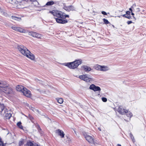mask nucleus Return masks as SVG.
I'll return each mask as SVG.
<instances>
[{"label": "nucleus", "instance_id": "obj_1", "mask_svg": "<svg viewBox=\"0 0 146 146\" xmlns=\"http://www.w3.org/2000/svg\"><path fill=\"white\" fill-rule=\"evenodd\" d=\"M19 51L24 56L32 60H34L35 57L25 46L23 45H19L17 47Z\"/></svg>", "mask_w": 146, "mask_h": 146}, {"label": "nucleus", "instance_id": "obj_2", "mask_svg": "<svg viewBox=\"0 0 146 146\" xmlns=\"http://www.w3.org/2000/svg\"><path fill=\"white\" fill-rule=\"evenodd\" d=\"M82 62V60H76L73 62L64 63L63 64L68 66L70 69H74L77 68Z\"/></svg>", "mask_w": 146, "mask_h": 146}, {"label": "nucleus", "instance_id": "obj_3", "mask_svg": "<svg viewBox=\"0 0 146 146\" xmlns=\"http://www.w3.org/2000/svg\"><path fill=\"white\" fill-rule=\"evenodd\" d=\"M2 92L7 95H12L14 94L13 89L7 84V86L5 87Z\"/></svg>", "mask_w": 146, "mask_h": 146}, {"label": "nucleus", "instance_id": "obj_4", "mask_svg": "<svg viewBox=\"0 0 146 146\" xmlns=\"http://www.w3.org/2000/svg\"><path fill=\"white\" fill-rule=\"evenodd\" d=\"M52 13L53 15L56 17L58 18H64V16L62 14L61 12L58 11H51L50 12Z\"/></svg>", "mask_w": 146, "mask_h": 146}, {"label": "nucleus", "instance_id": "obj_5", "mask_svg": "<svg viewBox=\"0 0 146 146\" xmlns=\"http://www.w3.org/2000/svg\"><path fill=\"white\" fill-rule=\"evenodd\" d=\"M79 78L80 79L87 82H90L92 80V79L89 77L88 75H80L79 76Z\"/></svg>", "mask_w": 146, "mask_h": 146}, {"label": "nucleus", "instance_id": "obj_6", "mask_svg": "<svg viewBox=\"0 0 146 146\" xmlns=\"http://www.w3.org/2000/svg\"><path fill=\"white\" fill-rule=\"evenodd\" d=\"M28 34L33 37L38 38H41L42 36V35L35 32H29Z\"/></svg>", "mask_w": 146, "mask_h": 146}, {"label": "nucleus", "instance_id": "obj_7", "mask_svg": "<svg viewBox=\"0 0 146 146\" xmlns=\"http://www.w3.org/2000/svg\"><path fill=\"white\" fill-rule=\"evenodd\" d=\"M89 88L95 92L97 91L100 92L101 90V89L99 87L96 86L94 84H92L90 85Z\"/></svg>", "mask_w": 146, "mask_h": 146}, {"label": "nucleus", "instance_id": "obj_8", "mask_svg": "<svg viewBox=\"0 0 146 146\" xmlns=\"http://www.w3.org/2000/svg\"><path fill=\"white\" fill-rule=\"evenodd\" d=\"M84 136L86 140L89 142L91 143L95 144L94 138L92 137L87 135H84Z\"/></svg>", "mask_w": 146, "mask_h": 146}, {"label": "nucleus", "instance_id": "obj_9", "mask_svg": "<svg viewBox=\"0 0 146 146\" xmlns=\"http://www.w3.org/2000/svg\"><path fill=\"white\" fill-rule=\"evenodd\" d=\"M11 28L15 31L20 33H25V30L21 27L13 26L11 27Z\"/></svg>", "mask_w": 146, "mask_h": 146}, {"label": "nucleus", "instance_id": "obj_10", "mask_svg": "<svg viewBox=\"0 0 146 146\" xmlns=\"http://www.w3.org/2000/svg\"><path fill=\"white\" fill-rule=\"evenodd\" d=\"M56 22L57 23L61 24H65L67 22V21L66 20L64 19V18H58L54 17Z\"/></svg>", "mask_w": 146, "mask_h": 146}, {"label": "nucleus", "instance_id": "obj_11", "mask_svg": "<svg viewBox=\"0 0 146 146\" xmlns=\"http://www.w3.org/2000/svg\"><path fill=\"white\" fill-rule=\"evenodd\" d=\"M118 111L120 114H124L127 112V110L123 109L121 106H119Z\"/></svg>", "mask_w": 146, "mask_h": 146}, {"label": "nucleus", "instance_id": "obj_12", "mask_svg": "<svg viewBox=\"0 0 146 146\" xmlns=\"http://www.w3.org/2000/svg\"><path fill=\"white\" fill-rule=\"evenodd\" d=\"M22 93L24 95L28 97H30L31 96V92L25 88Z\"/></svg>", "mask_w": 146, "mask_h": 146}, {"label": "nucleus", "instance_id": "obj_13", "mask_svg": "<svg viewBox=\"0 0 146 146\" xmlns=\"http://www.w3.org/2000/svg\"><path fill=\"white\" fill-rule=\"evenodd\" d=\"M7 84L5 82L0 81V91H2L4 88L7 86Z\"/></svg>", "mask_w": 146, "mask_h": 146}, {"label": "nucleus", "instance_id": "obj_14", "mask_svg": "<svg viewBox=\"0 0 146 146\" xmlns=\"http://www.w3.org/2000/svg\"><path fill=\"white\" fill-rule=\"evenodd\" d=\"M5 116L6 117L7 119H9L11 116V111L7 110H5Z\"/></svg>", "mask_w": 146, "mask_h": 146}, {"label": "nucleus", "instance_id": "obj_15", "mask_svg": "<svg viewBox=\"0 0 146 146\" xmlns=\"http://www.w3.org/2000/svg\"><path fill=\"white\" fill-rule=\"evenodd\" d=\"M25 88L21 85H18L16 87V89L18 91L23 92Z\"/></svg>", "mask_w": 146, "mask_h": 146}, {"label": "nucleus", "instance_id": "obj_16", "mask_svg": "<svg viewBox=\"0 0 146 146\" xmlns=\"http://www.w3.org/2000/svg\"><path fill=\"white\" fill-rule=\"evenodd\" d=\"M64 9L67 11L75 10V7L73 6L70 5L68 6H65Z\"/></svg>", "mask_w": 146, "mask_h": 146}, {"label": "nucleus", "instance_id": "obj_17", "mask_svg": "<svg viewBox=\"0 0 146 146\" xmlns=\"http://www.w3.org/2000/svg\"><path fill=\"white\" fill-rule=\"evenodd\" d=\"M56 132L61 136V138L64 137L65 134L63 131L58 129L56 131Z\"/></svg>", "mask_w": 146, "mask_h": 146}, {"label": "nucleus", "instance_id": "obj_18", "mask_svg": "<svg viewBox=\"0 0 146 146\" xmlns=\"http://www.w3.org/2000/svg\"><path fill=\"white\" fill-rule=\"evenodd\" d=\"M84 70L86 72H88L91 70V68L89 66H85L83 67Z\"/></svg>", "mask_w": 146, "mask_h": 146}, {"label": "nucleus", "instance_id": "obj_19", "mask_svg": "<svg viewBox=\"0 0 146 146\" xmlns=\"http://www.w3.org/2000/svg\"><path fill=\"white\" fill-rule=\"evenodd\" d=\"M102 70L103 71H106L108 70L109 69V68L107 66H102Z\"/></svg>", "mask_w": 146, "mask_h": 146}, {"label": "nucleus", "instance_id": "obj_20", "mask_svg": "<svg viewBox=\"0 0 146 146\" xmlns=\"http://www.w3.org/2000/svg\"><path fill=\"white\" fill-rule=\"evenodd\" d=\"M102 66L98 64L94 66V68L97 70H102Z\"/></svg>", "mask_w": 146, "mask_h": 146}, {"label": "nucleus", "instance_id": "obj_21", "mask_svg": "<svg viewBox=\"0 0 146 146\" xmlns=\"http://www.w3.org/2000/svg\"><path fill=\"white\" fill-rule=\"evenodd\" d=\"M56 100L60 104H62L63 101V99L62 98H58L56 99Z\"/></svg>", "mask_w": 146, "mask_h": 146}, {"label": "nucleus", "instance_id": "obj_22", "mask_svg": "<svg viewBox=\"0 0 146 146\" xmlns=\"http://www.w3.org/2000/svg\"><path fill=\"white\" fill-rule=\"evenodd\" d=\"M11 18L13 20H17L18 21H19L20 20H21V18H18L14 16H12Z\"/></svg>", "mask_w": 146, "mask_h": 146}, {"label": "nucleus", "instance_id": "obj_23", "mask_svg": "<svg viewBox=\"0 0 146 146\" xmlns=\"http://www.w3.org/2000/svg\"><path fill=\"white\" fill-rule=\"evenodd\" d=\"M126 113H127V116L130 118L132 116V114L130 111H127V112Z\"/></svg>", "mask_w": 146, "mask_h": 146}, {"label": "nucleus", "instance_id": "obj_24", "mask_svg": "<svg viewBox=\"0 0 146 146\" xmlns=\"http://www.w3.org/2000/svg\"><path fill=\"white\" fill-rule=\"evenodd\" d=\"M17 126L21 129H23V127L21 125V122H19L17 123Z\"/></svg>", "mask_w": 146, "mask_h": 146}, {"label": "nucleus", "instance_id": "obj_25", "mask_svg": "<svg viewBox=\"0 0 146 146\" xmlns=\"http://www.w3.org/2000/svg\"><path fill=\"white\" fill-rule=\"evenodd\" d=\"M54 3V2L53 1H50L47 2L46 4L47 5H51Z\"/></svg>", "mask_w": 146, "mask_h": 146}, {"label": "nucleus", "instance_id": "obj_26", "mask_svg": "<svg viewBox=\"0 0 146 146\" xmlns=\"http://www.w3.org/2000/svg\"><path fill=\"white\" fill-rule=\"evenodd\" d=\"M104 22L105 24H110V23L107 19H103Z\"/></svg>", "mask_w": 146, "mask_h": 146}, {"label": "nucleus", "instance_id": "obj_27", "mask_svg": "<svg viewBox=\"0 0 146 146\" xmlns=\"http://www.w3.org/2000/svg\"><path fill=\"white\" fill-rule=\"evenodd\" d=\"M27 118H29L30 120H32L33 119V117L30 114H29L28 116H26Z\"/></svg>", "mask_w": 146, "mask_h": 146}, {"label": "nucleus", "instance_id": "obj_28", "mask_svg": "<svg viewBox=\"0 0 146 146\" xmlns=\"http://www.w3.org/2000/svg\"><path fill=\"white\" fill-rule=\"evenodd\" d=\"M136 6V5L135 4H133V5L131 6V8L129 9V10L130 11H131V12L132 11V9H133L134 7H135Z\"/></svg>", "mask_w": 146, "mask_h": 146}, {"label": "nucleus", "instance_id": "obj_29", "mask_svg": "<svg viewBox=\"0 0 146 146\" xmlns=\"http://www.w3.org/2000/svg\"><path fill=\"white\" fill-rule=\"evenodd\" d=\"M23 140L22 139L19 142V145L20 146H21L23 144Z\"/></svg>", "mask_w": 146, "mask_h": 146}, {"label": "nucleus", "instance_id": "obj_30", "mask_svg": "<svg viewBox=\"0 0 146 146\" xmlns=\"http://www.w3.org/2000/svg\"><path fill=\"white\" fill-rule=\"evenodd\" d=\"M102 100L104 102H106L107 101V98L105 97H102Z\"/></svg>", "mask_w": 146, "mask_h": 146}, {"label": "nucleus", "instance_id": "obj_31", "mask_svg": "<svg viewBox=\"0 0 146 146\" xmlns=\"http://www.w3.org/2000/svg\"><path fill=\"white\" fill-rule=\"evenodd\" d=\"M4 108V106L3 104H1L0 105V109H1V111H2L3 110Z\"/></svg>", "mask_w": 146, "mask_h": 146}, {"label": "nucleus", "instance_id": "obj_32", "mask_svg": "<svg viewBox=\"0 0 146 146\" xmlns=\"http://www.w3.org/2000/svg\"><path fill=\"white\" fill-rule=\"evenodd\" d=\"M0 146H4L3 143L1 139L0 138Z\"/></svg>", "mask_w": 146, "mask_h": 146}, {"label": "nucleus", "instance_id": "obj_33", "mask_svg": "<svg viewBox=\"0 0 146 146\" xmlns=\"http://www.w3.org/2000/svg\"><path fill=\"white\" fill-rule=\"evenodd\" d=\"M126 18L129 19H132L131 17L129 15H127L126 17Z\"/></svg>", "mask_w": 146, "mask_h": 146}, {"label": "nucleus", "instance_id": "obj_34", "mask_svg": "<svg viewBox=\"0 0 146 146\" xmlns=\"http://www.w3.org/2000/svg\"><path fill=\"white\" fill-rule=\"evenodd\" d=\"M130 136L131 137V138L132 139V141H133V140H134V137L133 136V135L131 133L130 134Z\"/></svg>", "mask_w": 146, "mask_h": 146}, {"label": "nucleus", "instance_id": "obj_35", "mask_svg": "<svg viewBox=\"0 0 146 146\" xmlns=\"http://www.w3.org/2000/svg\"><path fill=\"white\" fill-rule=\"evenodd\" d=\"M37 129H38V131H39V132H40V131L41 130V129L40 128V126H39V125H38L37 127Z\"/></svg>", "mask_w": 146, "mask_h": 146}, {"label": "nucleus", "instance_id": "obj_36", "mask_svg": "<svg viewBox=\"0 0 146 146\" xmlns=\"http://www.w3.org/2000/svg\"><path fill=\"white\" fill-rule=\"evenodd\" d=\"M102 13L104 15H107V13H106V12H105L104 11H102Z\"/></svg>", "mask_w": 146, "mask_h": 146}, {"label": "nucleus", "instance_id": "obj_37", "mask_svg": "<svg viewBox=\"0 0 146 146\" xmlns=\"http://www.w3.org/2000/svg\"><path fill=\"white\" fill-rule=\"evenodd\" d=\"M126 13L127 15H130V12L129 11H127L126 12Z\"/></svg>", "mask_w": 146, "mask_h": 146}, {"label": "nucleus", "instance_id": "obj_38", "mask_svg": "<svg viewBox=\"0 0 146 146\" xmlns=\"http://www.w3.org/2000/svg\"><path fill=\"white\" fill-rule=\"evenodd\" d=\"M132 23V22L131 21H128L127 22V23L128 25H129Z\"/></svg>", "mask_w": 146, "mask_h": 146}, {"label": "nucleus", "instance_id": "obj_39", "mask_svg": "<svg viewBox=\"0 0 146 146\" xmlns=\"http://www.w3.org/2000/svg\"><path fill=\"white\" fill-rule=\"evenodd\" d=\"M137 10V11L138 12H139L140 11V9H139V8H137L136 9Z\"/></svg>", "mask_w": 146, "mask_h": 146}, {"label": "nucleus", "instance_id": "obj_40", "mask_svg": "<svg viewBox=\"0 0 146 146\" xmlns=\"http://www.w3.org/2000/svg\"><path fill=\"white\" fill-rule=\"evenodd\" d=\"M122 16L123 17L126 18V16L125 14L123 15Z\"/></svg>", "mask_w": 146, "mask_h": 146}, {"label": "nucleus", "instance_id": "obj_41", "mask_svg": "<svg viewBox=\"0 0 146 146\" xmlns=\"http://www.w3.org/2000/svg\"><path fill=\"white\" fill-rule=\"evenodd\" d=\"M69 15H66L65 16V17H64V18H65V17H69Z\"/></svg>", "mask_w": 146, "mask_h": 146}, {"label": "nucleus", "instance_id": "obj_42", "mask_svg": "<svg viewBox=\"0 0 146 146\" xmlns=\"http://www.w3.org/2000/svg\"><path fill=\"white\" fill-rule=\"evenodd\" d=\"M99 92V93L98 94L97 96H99L100 95V92Z\"/></svg>", "mask_w": 146, "mask_h": 146}, {"label": "nucleus", "instance_id": "obj_43", "mask_svg": "<svg viewBox=\"0 0 146 146\" xmlns=\"http://www.w3.org/2000/svg\"><path fill=\"white\" fill-rule=\"evenodd\" d=\"M117 146H121V145L120 144H118L117 145Z\"/></svg>", "mask_w": 146, "mask_h": 146}, {"label": "nucleus", "instance_id": "obj_44", "mask_svg": "<svg viewBox=\"0 0 146 146\" xmlns=\"http://www.w3.org/2000/svg\"><path fill=\"white\" fill-rule=\"evenodd\" d=\"M98 129L100 131H101V129L100 128V127H98Z\"/></svg>", "mask_w": 146, "mask_h": 146}, {"label": "nucleus", "instance_id": "obj_45", "mask_svg": "<svg viewBox=\"0 0 146 146\" xmlns=\"http://www.w3.org/2000/svg\"><path fill=\"white\" fill-rule=\"evenodd\" d=\"M134 15V14L132 12L131 15Z\"/></svg>", "mask_w": 146, "mask_h": 146}, {"label": "nucleus", "instance_id": "obj_46", "mask_svg": "<svg viewBox=\"0 0 146 146\" xmlns=\"http://www.w3.org/2000/svg\"><path fill=\"white\" fill-rule=\"evenodd\" d=\"M133 18L134 19H135V17H134V16H133Z\"/></svg>", "mask_w": 146, "mask_h": 146}, {"label": "nucleus", "instance_id": "obj_47", "mask_svg": "<svg viewBox=\"0 0 146 146\" xmlns=\"http://www.w3.org/2000/svg\"><path fill=\"white\" fill-rule=\"evenodd\" d=\"M32 110H33V111H34V110H33V109H32Z\"/></svg>", "mask_w": 146, "mask_h": 146}]
</instances>
